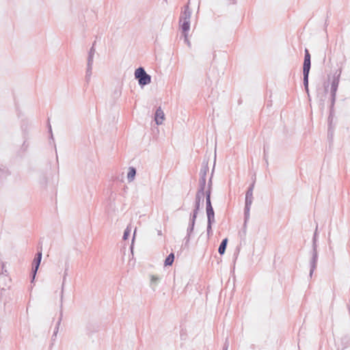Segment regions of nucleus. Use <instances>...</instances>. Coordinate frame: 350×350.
<instances>
[{"instance_id": "f257e3e1", "label": "nucleus", "mask_w": 350, "mask_h": 350, "mask_svg": "<svg viewBox=\"0 0 350 350\" xmlns=\"http://www.w3.org/2000/svg\"><path fill=\"white\" fill-rule=\"evenodd\" d=\"M203 202H204V200L195 198L194 208H193L192 213H191V214H190L189 221L188 227L187 229V234L183 240L185 247L189 246L191 236L192 233L193 232L194 226L196 224V219L198 217V214L200 211L201 204H202Z\"/></svg>"}, {"instance_id": "f03ea898", "label": "nucleus", "mask_w": 350, "mask_h": 350, "mask_svg": "<svg viewBox=\"0 0 350 350\" xmlns=\"http://www.w3.org/2000/svg\"><path fill=\"white\" fill-rule=\"evenodd\" d=\"M342 72V69L339 68L336 71L334 75L333 79L331 83V88H330V107H329V122L331 123L333 121V117L334 113V105L336 98V92L338 88L340 78Z\"/></svg>"}, {"instance_id": "7ed1b4c3", "label": "nucleus", "mask_w": 350, "mask_h": 350, "mask_svg": "<svg viewBox=\"0 0 350 350\" xmlns=\"http://www.w3.org/2000/svg\"><path fill=\"white\" fill-rule=\"evenodd\" d=\"M191 11L189 8V3L184 6L183 10L181 12L179 17V25L182 31V34L189 33L190 29V18Z\"/></svg>"}, {"instance_id": "20e7f679", "label": "nucleus", "mask_w": 350, "mask_h": 350, "mask_svg": "<svg viewBox=\"0 0 350 350\" xmlns=\"http://www.w3.org/2000/svg\"><path fill=\"white\" fill-rule=\"evenodd\" d=\"M135 79L137 80L138 84L141 88L151 83V76L148 75L144 67H139L135 70Z\"/></svg>"}, {"instance_id": "39448f33", "label": "nucleus", "mask_w": 350, "mask_h": 350, "mask_svg": "<svg viewBox=\"0 0 350 350\" xmlns=\"http://www.w3.org/2000/svg\"><path fill=\"white\" fill-rule=\"evenodd\" d=\"M58 182V176L55 178L52 176L51 170H49L41 174L39 183L42 187L46 188L49 185H51L53 187L56 186Z\"/></svg>"}, {"instance_id": "423d86ee", "label": "nucleus", "mask_w": 350, "mask_h": 350, "mask_svg": "<svg viewBox=\"0 0 350 350\" xmlns=\"http://www.w3.org/2000/svg\"><path fill=\"white\" fill-rule=\"evenodd\" d=\"M42 257V247H41L40 250H38V252L36 254L33 260V262H32V267H31V273H30L31 283L34 282L38 270L39 269V267H40V265L41 262Z\"/></svg>"}, {"instance_id": "0eeeda50", "label": "nucleus", "mask_w": 350, "mask_h": 350, "mask_svg": "<svg viewBox=\"0 0 350 350\" xmlns=\"http://www.w3.org/2000/svg\"><path fill=\"white\" fill-rule=\"evenodd\" d=\"M253 202V191L247 190L245 198V207H244V226L246 225L250 219V211L251 205Z\"/></svg>"}, {"instance_id": "6e6552de", "label": "nucleus", "mask_w": 350, "mask_h": 350, "mask_svg": "<svg viewBox=\"0 0 350 350\" xmlns=\"http://www.w3.org/2000/svg\"><path fill=\"white\" fill-rule=\"evenodd\" d=\"M31 124L29 122V121L27 120H23L21 125L23 139H31Z\"/></svg>"}, {"instance_id": "1a4fd4ad", "label": "nucleus", "mask_w": 350, "mask_h": 350, "mask_svg": "<svg viewBox=\"0 0 350 350\" xmlns=\"http://www.w3.org/2000/svg\"><path fill=\"white\" fill-rule=\"evenodd\" d=\"M311 259L310 260V273L309 275L312 278L314 270L317 268L318 261V252L317 248L312 247Z\"/></svg>"}, {"instance_id": "9d476101", "label": "nucleus", "mask_w": 350, "mask_h": 350, "mask_svg": "<svg viewBox=\"0 0 350 350\" xmlns=\"http://www.w3.org/2000/svg\"><path fill=\"white\" fill-rule=\"evenodd\" d=\"M322 92H318L317 96L319 97V105L321 110H323L325 107V100L326 98L327 94L328 92V85L324 86L323 90H320Z\"/></svg>"}, {"instance_id": "9b49d317", "label": "nucleus", "mask_w": 350, "mask_h": 350, "mask_svg": "<svg viewBox=\"0 0 350 350\" xmlns=\"http://www.w3.org/2000/svg\"><path fill=\"white\" fill-rule=\"evenodd\" d=\"M99 326L96 323L89 322L85 326L86 334L91 336L92 334L98 332Z\"/></svg>"}, {"instance_id": "f8f14e48", "label": "nucleus", "mask_w": 350, "mask_h": 350, "mask_svg": "<svg viewBox=\"0 0 350 350\" xmlns=\"http://www.w3.org/2000/svg\"><path fill=\"white\" fill-rule=\"evenodd\" d=\"M206 213L207 216V221H215V211L212 205V202H206Z\"/></svg>"}, {"instance_id": "ddd939ff", "label": "nucleus", "mask_w": 350, "mask_h": 350, "mask_svg": "<svg viewBox=\"0 0 350 350\" xmlns=\"http://www.w3.org/2000/svg\"><path fill=\"white\" fill-rule=\"evenodd\" d=\"M30 146L29 139H23V142L19 148V150L17 151V155L18 157H22L28 150V148Z\"/></svg>"}, {"instance_id": "4468645a", "label": "nucleus", "mask_w": 350, "mask_h": 350, "mask_svg": "<svg viewBox=\"0 0 350 350\" xmlns=\"http://www.w3.org/2000/svg\"><path fill=\"white\" fill-rule=\"evenodd\" d=\"M10 175V172L5 165L0 163V184Z\"/></svg>"}, {"instance_id": "2eb2a0df", "label": "nucleus", "mask_w": 350, "mask_h": 350, "mask_svg": "<svg viewBox=\"0 0 350 350\" xmlns=\"http://www.w3.org/2000/svg\"><path fill=\"white\" fill-rule=\"evenodd\" d=\"M165 118V115L161 109V108L159 107L156 109L155 114H154V121L157 125L161 124L163 120Z\"/></svg>"}, {"instance_id": "dca6fc26", "label": "nucleus", "mask_w": 350, "mask_h": 350, "mask_svg": "<svg viewBox=\"0 0 350 350\" xmlns=\"http://www.w3.org/2000/svg\"><path fill=\"white\" fill-rule=\"evenodd\" d=\"M208 170V162L203 161L200 170V178L206 180V174Z\"/></svg>"}, {"instance_id": "f3484780", "label": "nucleus", "mask_w": 350, "mask_h": 350, "mask_svg": "<svg viewBox=\"0 0 350 350\" xmlns=\"http://www.w3.org/2000/svg\"><path fill=\"white\" fill-rule=\"evenodd\" d=\"M68 265L66 264V268L64 270V277H63V282L62 285V291H61V296H60V308H63V295H64V283L66 281V276L68 275Z\"/></svg>"}, {"instance_id": "a211bd4d", "label": "nucleus", "mask_w": 350, "mask_h": 350, "mask_svg": "<svg viewBox=\"0 0 350 350\" xmlns=\"http://www.w3.org/2000/svg\"><path fill=\"white\" fill-rule=\"evenodd\" d=\"M62 317H63V310H62V308H60L59 317L58 321H57V322L56 323L55 329L53 331V334L52 337H51V339L53 340H55V338L57 336V332H58V330H59V327L61 321L62 320Z\"/></svg>"}, {"instance_id": "6ab92c4d", "label": "nucleus", "mask_w": 350, "mask_h": 350, "mask_svg": "<svg viewBox=\"0 0 350 350\" xmlns=\"http://www.w3.org/2000/svg\"><path fill=\"white\" fill-rule=\"evenodd\" d=\"M161 278L158 275H150V286L153 291H156L157 286L159 283Z\"/></svg>"}, {"instance_id": "aec40b11", "label": "nucleus", "mask_w": 350, "mask_h": 350, "mask_svg": "<svg viewBox=\"0 0 350 350\" xmlns=\"http://www.w3.org/2000/svg\"><path fill=\"white\" fill-rule=\"evenodd\" d=\"M136 174H137V170L135 167L131 166L129 167V170H128V173H127V180L129 183L134 180Z\"/></svg>"}, {"instance_id": "412c9836", "label": "nucleus", "mask_w": 350, "mask_h": 350, "mask_svg": "<svg viewBox=\"0 0 350 350\" xmlns=\"http://www.w3.org/2000/svg\"><path fill=\"white\" fill-rule=\"evenodd\" d=\"M228 238H224L221 241L219 248H218V253L220 255H223L225 254V252H226V250L227 247V245H228Z\"/></svg>"}, {"instance_id": "4be33fe9", "label": "nucleus", "mask_w": 350, "mask_h": 350, "mask_svg": "<svg viewBox=\"0 0 350 350\" xmlns=\"http://www.w3.org/2000/svg\"><path fill=\"white\" fill-rule=\"evenodd\" d=\"M175 256L173 252H171L165 259L164 260V266L168 267L172 266L174 261Z\"/></svg>"}, {"instance_id": "5701e85b", "label": "nucleus", "mask_w": 350, "mask_h": 350, "mask_svg": "<svg viewBox=\"0 0 350 350\" xmlns=\"http://www.w3.org/2000/svg\"><path fill=\"white\" fill-rule=\"evenodd\" d=\"M92 74V66L87 65L85 77V81L87 83H89L90 79H91Z\"/></svg>"}, {"instance_id": "b1692460", "label": "nucleus", "mask_w": 350, "mask_h": 350, "mask_svg": "<svg viewBox=\"0 0 350 350\" xmlns=\"http://www.w3.org/2000/svg\"><path fill=\"white\" fill-rule=\"evenodd\" d=\"M310 68H311V61H304L303 73L310 74Z\"/></svg>"}, {"instance_id": "393cba45", "label": "nucleus", "mask_w": 350, "mask_h": 350, "mask_svg": "<svg viewBox=\"0 0 350 350\" xmlns=\"http://www.w3.org/2000/svg\"><path fill=\"white\" fill-rule=\"evenodd\" d=\"M318 226H317L315 231L314 232L313 237H312V247L317 248V237H318V232H317Z\"/></svg>"}, {"instance_id": "a878e982", "label": "nucleus", "mask_w": 350, "mask_h": 350, "mask_svg": "<svg viewBox=\"0 0 350 350\" xmlns=\"http://www.w3.org/2000/svg\"><path fill=\"white\" fill-rule=\"evenodd\" d=\"M211 193L212 189H204V197L206 202H211Z\"/></svg>"}, {"instance_id": "bb28decb", "label": "nucleus", "mask_w": 350, "mask_h": 350, "mask_svg": "<svg viewBox=\"0 0 350 350\" xmlns=\"http://www.w3.org/2000/svg\"><path fill=\"white\" fill-rule=\"evenodd\" d=\"M215 221H207V226H206V232L208 237H211L213 234V230H212V226Z\"/></svg>"}, {"instance_id": "cd10ccee", "label": "nucleus", "mask_w": 350, "mask_h": 350, "mask_svg": "<svg viewBox=\"0 0 350 350\" xmlns=\"http://www.w3.org/2000/svg\"><path fill=\"white\" fill-rule=\"evenodd\" d=\"M303 84L304 88L309 86V74L303 73Z\"/></svg>"}, {"instance_id": "c85d7f7f", "label": "nucleus", "mask_w": 350, "mask_h": 350, "mask_svg": "<svg viewBox=\"0 0 350 350\" xmlns=\"http://www.w3.org/2000/svg\"><path fill=\"white\" fill-rule=\"evenodd\" d=\"M195 198H200L204 200V189H198L197 192L196 193Z\"/></svg>"}, {"instance_id": "c756f323", "label": "nucleus", "mask_w": 350, "mask_h": 350, "mask_svg": "<svg viewBox=\"0 0 350 350\" xmlns=\"http://www.w3.org/2000/svg\"><path fill=\"white\" fill-rule=\"evenodd\" d=\"M131 229L127 226L126 228L124 230V233H123V236H122V239L123 240H127L130 236V234H131Z\"/></svg>"}, {"instance_id": "7c9ffc66", "label": "nucleus", "mask_w": 350, "mask_h": 350, "mask_svg": "<svg viewBox=\"0 0 350 350\" xmlns=\"http://www.w3.org/2000/svg\"><path fill=\"white\" fill-rule=\"evenodd\" d=\"M327 122H328V130H327V137L328 138H332V135H333V129L332 128V121L331 122V123H329V118H327Z\"/></svg>"}, {"instance_id": "2f4dec72", "label": "nucleus", "mask_w": 350, "mask_h": 350, "mask_svg": "<svg viewBox=\"0 0 350 350\" xmlns=\"http://www.w3.org/2000/svg\"><path fill=\"white\" fill-rule=\"evenodd\" d=\"M304 61H311V55L308 49H305Z\"/></svg>"}, {"instance_id": "473e14b6", "label": "nucleus", "mask_w": 350, "mask_h": 350, "mask_svg": "<svg viewBox=\"0 0 350 350\" xmlns=\"http://www.w3.org/2000/svg\"><path fill=\"white\" fill-rule=\"evenodd\" d=\"M206 180H203L202 178H200L198 189H206Z\"/></svg>"}, {"instance_id": "72a5a7b5", "label": "nucleus", "mask_w": 350, "mask_h": 350, "mask_svg": "<svg viewBox=\"0 0 350 350\" xmlns=\"http://www.w3.org/2000/svg\"><path fill=\"white\" fill-rule=\"evenodd\" d=\"M95 44H96V41H94L93 42L92 47L90 49L89 52H88V55H91L94 56V54H95V52H96Z\"/></svg>"}, {"instance_id": "f704fd0d", "label": "nucleus", "mask_w": 350, "mask_h": 350, "mask_svg": "<svg viewBox=\"0 0 350 350\" xmlns=\"http://www.w3.org/2000/svg\"><path fill=\"white\" fill-rule=\"evenodd\" d=\"M94 56L91 55H88V63L87 65L93 66Z\"/></svg>"}, {"instance_id": "c9c22d12", "label": "nucleus", "mask_w": 350, "mask_h": 350, "mask_svg": "<svg viewBox=\"0 0 350 350\" xmlns=\"http://www.w3.org/2000/svg\"><path fill=\"white\" fill-rule=\"evenodd\" d=\"M136 230H137V229L135 228V230H134L133 234L132 243H131V245L130 246V250H131L132 253H133V251L134 240H135V238Z\"/></svg>"}, {"instance_id": "e433bc0d", "label": "nucleus", "mask_w": 350, "mask_h": 350, "mask_svg": "<svg viewBox=\"0 0 350 350\" xmlns=\"http://www.w3.org/2000/svg\"><path fill=\"white\" fill-rule=\"evenodd\" d=\"M213 171L212 172L211 177L209 178L206 189H212V184H213L212 178H213Z\"/></svg>"}, {"instance_id": "4c0bfd02", "label": "nucleus", "mask_w": 350, "mask_h": 350, "mask_svg": "<svg viewBox=\"0 0 350 350\" xmlns=\"http://www.w3.org/2000/svg\"><path fill=\"white\" fill-rule=\"evenodd\" d=\"M183 36L184 37V42L188 45L189 47H190L191 42L188 39V33L183 34Z\"/></svg>"}, {"instance_id": "58836bf2", "label": "nucleus", "mask_w": 350, "mask_h": 350, "mask_svg": "<svg viewBox=\"0 0 350 350\" xmlns=\"http://www.w3.org/2000/svg\"><path fill=\"white\" fill-rule=\"evenodd\" d=\"M228 347H229V340H228V338H226V340L224 342L222 350H228Z\"/></svg>"}, {"instance_id": "ea45409f", "label": "nucleus", "mask_w": 350, "mask_h": 350, "mask_svg": "<svg viewBox=\"0 0 350 350\" xmlns=\"http://www.w3.org/2000/svg\"><path fill=\"white\" fill-rule=\"evenodd\" d=\"M48 129H49V132L50 133V138L51 139L54 140L53 135V133H52V128H51V126L50 123L48 124Z\"/></svg>"}, {"instance_id": "a19ab883", "label": "nucleus", "mask_w": 350, "mask_h": 350, "mask_svg": "<svg viewBox=\"0 0 350 350\" xmlns=\"http://www.w3.org/2000/svg\"><path fill=\"white\" fill-rule=\"evenodd\" d=\"M255 179L253 180V182L250 185L247 190L254 191V185H255Z\"/></svg>"}, {"instance_id": "79ce46f5", "label": "nucleus", "mask_w": 350, "mask_h": 350, "mask_svg": "<svg viewBox=\"0 0 350 350\" xmlns=\"http://www.w3.org/2000/svg\"><path fill=\"white\" fill-rule=\"evenodd\" d=\"M264 159L265 160L266 163L268 164V161H267V152H266V148H265V146L264 145Z\"/></svg>"}, {"instance_id": "37998d69", "label": "nucleus", "mask_w": 350, "mask_h": 350, "mask_svg": "<svg viewBox=\"0 0 350 350\" xmlns=\"http://www.w3.org/2000/svg\"><path fill=\"white\" fill-rule=\"evenodd\" d=\"M6 275L7 274V270L4 269V264L2 263V272L1 275Z\"/></svg>"}, {"instance_id": "c03bdc74", "label": "nucleus", "mask_w": 350, "mask_h": 350, "mask_svg": "<svg viewBox=\"0 0 350 350\" xmlns=\"http://www.w3.org/2000/svg\"><path fill=\"white\" fill-rule=\"evenodd\" d=\"M304 90H305L306 92L307 93L308 96H310L309 86H308V88H304Z\"/></svg>"}, {"instance_id": "a18cd8bd", "label": "nucleus", "mask_w": 350, "mask_h": 350, "mask_svg": "<svg viewBox=\"0 0 350 350\" xmlns=\"http://www.w3.org/2000/svg\"><path fill=\"white\" fill-rule=\"evenodd\" d=\"M328 242H329V245H330V243H331V240H330V239H329V238L328 239ZM329 250H332V246H331V245H329Z\"/></svg>"}, {"instance_id": "49530a36", "label": "nucleus", "mask_w": 350, "mask_h": 350, "mask_svg": "<svg viewBox=\"0 0 350 350\" xmlns=\"http://www.w3.org/2000/svg\"><path fill=\"white\" fill-rule=\"evenodd\" d=\"M1 278H2V276H1V275H0V280L1 279Z\"/></svg>"}]
</instances>
